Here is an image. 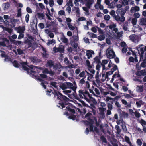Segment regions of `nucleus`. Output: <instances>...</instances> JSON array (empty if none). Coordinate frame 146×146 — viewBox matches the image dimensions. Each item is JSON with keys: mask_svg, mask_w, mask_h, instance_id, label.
I'll return each mask as SVG.
<instances>
[{"mask_svg": "<svg viewBox=\"0 0 146 146\" xmlns=\"http://www.w3.org/2000/svg\"><path fill=\"white\" fill-rule=\"evenodd\" d=\"M54 95L57 96L58 100H59L62 102L59 103V104L62 107V109H63L65 108V105H68V106L66 107L65 110L68 111L70 114L75 113V111L74 109L75 108V107L71 103H69V101L70 100L66 96L63 95L59 92H57L54 91Z\"/></svg>", "mask_w": 146, "mask_h": 146, "instance_id": "f257e3e1", "label": "nucleus"}, {"mask_svg": "<svg viewBox=\"0 0 146 146\" xmlns=\"http://www.w3.org/2000/svg\"><path fill=\"white\" fill-rule=\"evenodd\" d=\"M12 64L15 67L19 68H22L24 70L27 71L28 74H34L36 72H38L36 70V69L35 71L33 70H35V68L40 69L41 68L40 67H38L37 66H34L33 65H31L30 67L32 70H30L27 66L29 67V65H28V63L27 61L19 63L16 60H14L12 62Z\"/></svg>", "mask_w": 146, "mask_h": 146, "instance_id": "f03ea898", "label": "nucleus"}, {"mask_svg": "<svg viewBox=\"0 0 146 146\" xmlns=\"http://www.w3.org/2000/svg\"><path fill=\"white\" fill-rule=\"evenodd\" d=\"M143 46V45L142 44L138 45L136 47L140 56V60L146 58V46L144 48Z\"/></svg>", "mask_w": 146, "mask_h": 146, "instance_id": "7ed1b4c3", "label": "nucleus"}, {"mask_svg": "<svg viewBox=\"0 0 146 146\" xmlns=\"http://www.w3.org/2000/svg\"><path fill=\"white\" fill-rule=\"evenodd\" d=\"M53 49L55 53L59 52L61 54L64 53L65 51L64 46L61 44L59 45L58 47H54ZM60 55L61 56L63 55V54H60Z\"/></svg>", "mask_w": 146, "mask_h": 146, "instance_id": "20e7f679", "label": "nucleus"}, {"mask_svg": "<svg viewBox=\"0 0 146 146\" xmlns=\"http://www.w3.org/2000/svg\"><path fill=\"white\" fill-rule=\"evenodd\" d=\"M124 9L125 10L122 9H118L117 10L116 13L118 15H121V16H123L125 11H128V6H126Z\"/></svg>", "mask_w": 146, "mask_h": 146, "instance_id": "39448f33", "label": "nucleus"}, {"mask_svg": "<svg viewBox=\"0 0 146 146\" xmlns=\"http://www.w3.org/2000/svg\"><path fill=\"white\" fill-rule=\"evenodd\" d=\"M107 57L109 59L113 58H115V55L113 50H110L108 51L106 54Z\"/></svg>", "mask_w": 146, "mask_h": 146, "instance_id": "423d86ee", "label": "nucleus"}, {"mask_svg": "<svg viewBox=\"0 0 146 146\" xmlns=\"http://www.w3.org/2000/svg\"><path fill=\"white\" fill-rule=\"evenodd\" d=\"M64 113L65 115H66L67 116H69L68 118L73 120H76L77 118V117H78L77 115H74V114H69L68 111L64 112Z\"/></svg>", "mask_w": 146, "mask_h": 146, "instance_id": "0eeeda50", "label": "nucleus"}, {"mask_svg": "<svg viewBox=\"0 0 146 146\" xmlns=\"http://www.w3.org/2000/svg\"><path fill=\"white\" fill-rule=\"evenodd\" d=\"M10 22L11 23V26L13 27H15L16 25V23L18 22L19 21V19H13L10 18Z\"/></svg>", "mask_w": 146, "mask_h": 146, "instance_id": "6e6552de", "label": "nucleus"}, {"mask_svg": "<svg viewBox=\"0 0 146 146\" xmlns=\"http://www.w3.org/2000/svg\"><path fill=\"white\" fill-rule=\"evenodd\" d=\"M54 62L52 60H50L48 61L46 64V67H49L50 68L53 67Z\"/></svg>", "mask_w": 146, "mask_h": 146, "instance_id": "1a4fd4ad", "label": "nucleus"}, {"mask_svg": "<svg viewBox=\"0 0 146 146\" xmlns=\"http://www.w3.org/2000/svg\"><path fill=\"white\" fill-rule=\"evenodd\" d=\"M9 40L10 41L12 42L13 44L17 45V46H19V45H20V44H21L22 42L20 41H16L15 40H13L10 38H9Z\"/></svg>", "mask_w": 146, "mask_h": 146, "instance_id": "9d476101", "label": "nucleus"}, {"mask_svg": "<svg viewBox=\"0 0 146 146\" xmlns=\"http://www.w3.org/2000/svg\"><path fill=\"white\" fill-rule=\"evenodd\" d=\"M29 59L33 63H36L38 62V59L37 57L34 56H30L29 57Z\"/></svg>", "mask_w": 146, "mask_h": 146, "instance_id": "9b49d317", "label": "nucleus"}, {"mask_svg": "<svg viewBox=\"0 0 146 146\" xmlns=\"http://www.w3.org/2000/svg\"><path fill=\"white\" fill-rule=\"evenodd\" d=\"M94 53V52L92 50H87L86 56H87V58L88 59L90 58L92 56V54Z\"/></svg>", "mask_w": 146, "mask_h": 146, "instance_id": "f8f14e48", "label": "nucleus"}, {"mask_svg": "<svg viewBox=\"0 0 146 146\" xmlns=\"http://www.w3.org/2000/svg\"><path fill=\"white\" fill-rule=\"evenodd\" d=\"M18 30L17 32L19 33H24V31L25 30V26H23L22 27H19L17 28Z\"/></svg>", "mask_w": 146, "mask_h": 146, "instance_id": "ddd939ff", "label": "nucleus"}, {"mask_svg": "<svg viewBox=\"0 0 146 146\" xmlns=\"http://www.w3.org/2000/svg\"><path fill=\"white\" fill-rule=\"evenodd\" d=\"M54 70H58L59 71V73L61 71V68L62 66L61 65H58L57 64H56L54 65L52 67Z\"/></svg>", "mask_w": 146, "mask_h": 146, "instance_id": "4468645a", "label": "nucleus"}, {"mask_svg": "<svg viewBox=\"0 0 146 146\" xmlns=\"http://www.w3.org/2000/svg\"><path fill=\"white\" fill-rule=\"evenodd\" d=\"M139 25H141L146 26V18H142L140 19Z\"/></svg>", "mask_w": 146, "mask_h": 146, "instance_id": "2eb2a0df", "label": "nucleus"}, {"mask_svg": "<svg viewBox=\"0 0 146 146\" xmlns=\"http://www.w3.org/2000/svg\"><path fill=\"white\" fill-rule=\"evenodd\" d=\"M10 3L9 2L3 3L2 5V7L3 9L4 10L8 9L10 7Z\"/></svg>", "mask_w": 146, "mask_h": 146, "instance_id": "dca6fc26", "label": "nucleus"}, {"mask_svg": "<svg viewBox=\"0 0 146 146\" xmlns=\"http://www.w3.org/2000/svg\"><path fill=\"white\" fill-rule=\"evenodd\" d=\"M93 2V0H88L86 3V5L88 8L90 9Z\"/></svg>", "mask_w": 146, "mask_h": 146, "instance_id": "f3484780", "label": "nucleus"}, {"mask_svg": "<svg viewBox=\"0 0 146 146\" xmlns=\"http://www.w3.org/2000/svg\"><path fill=\"white\" fill-rule=\"evenodd\" d=\"M25 43L27 44L28 45V48H29L31 47L32 45V44L31 41L27 38L26 40H25L24 42Z\"/></svg>", "mask_w": 146, "mask_h": 146, "instance_id": "a211bd4d", "label": "nucleus"}, {"mask_svg": "<svg viewBox=\"0 0 146 146\" xmlns=\"http://www.w3.org/2000/svg\"><path fill=\"white\" fill-rule=\"evenodd\" d=\"M105 3L108 6H110V8H113L114 7V6L113 5V3L115 4L114 2H112L111 3H110V2L109 0H105Z\"/></svg>", "mask_w": 146, "mask_h": 146, "instance_id": "6ab92c4d", "label": "nucleus"}, {"mask_svg": "<svg viewBox=\"0 0 146 146\" xmlns=\"http://www.w3.org/2000/svg\"><path fill=\"white\" fill-rule=\"evenodd\" d=\"M143 86H137L136 88V90L138 92H142L143 91Z\"/></svg>", "mask_w": 146, "mask_h": 146, "instance_id": "aec40b11", "label": "nucleus"}, {"mask_svg": "<svg viewBox=\"0 0 146 146\" xmlns=\"http://www.w3.org/2000/svg\"><path fill=\"white\" fill-rule=\"evenodd\" d=\"M140 10L139 7L137 6H135L134 7H132L130 10V11L131 13H133L135 11H138Z\"/></svg>", "mask_w": 146, "mask_h": 146, "instance_id": "412c9836", "label": "nucleus"}, {"mask_svg": "<svg viewBox=\"0 0 146 146\" xmlns=\"http://www.w3.org/2000/svg\"><path fill=\"white\" fill-rule=\"evenodd\" d=\"M98 109L100 111L99 113L100 115L102 116L104 115L105 114L104 111L106 110V109L103 108L99 107Z\"/></svg>", "mask_w": 146, "mask_h": 146, "instance_id": "4be33fe9", "label": "nucleus"}, {"mask_svg": "<svg viewBox=\"0 0 146 146\" xmlns=\"http://www.w3.org/2000/svg\"><path fill=\"white\" fill-rule=\"evenodd\" d=\"M94 61L93 62V64L94 63L96 62L97 64H100L101 63L100 59L98 56H96L94 58Z\"/></svg>", "mask_w": 146, "mask_h": 146, "instance_id": "5701e85b", "label": "nucleus"}, {"mask_svg": "<svg viewBox=\"0 0 146 146\" xmlns=\"http://www.w3.org/2000/svg\"><path fill=\"white\" fill-rule=\"evenodd\" d=\"M70 44L71 46L75 48H77L78 47V44L74 41L71 40Z\"/></svg>", "mask_w": 146, "mask_h": 146, "instance_id": "b1692460", "label": "nucleus"}, {"mask_svg": "<svg viewBox=\"0 0 146 146\" xmlns=\"http://www.w3.org/2000/svg\"><path fill=\"white\" fill-rule=\"evenodd\" d=\"M61 40L64 43H67L68 41V39L65 37L64 35H62L61 37Z\"/></svg>", "mask_w": 146, "mask_h": 146, "instance_id": "393cba45", "label": "nucleus"}, {"mask_svg": "<svg viewBox=\"0 0 146 146\" xmlns=\"http://www.w3.org/2000/svg\"><path fill=\"white\" fill-rule=\"evenodd\" d=\"M120 118L123 117L124 118L128 117V113L124 111H122V113L120 115Z\"/></svg>", "mask_w": 146, "mask_h": 146, "instance_id": "a878e982", "label": "nucleus"}, {"mask_svg": "<svg viewBox=\"0 0 146 146\" xmlns=\"http://www.w3.org/2000/svg\"><path fill=\"white\" fill-rule=\"evenodd\" d=\"M137 74L139 76H145L146 75V72L145 71L141 70L138 72Z\"/></svg>", "mask_w": 146, "mask_h": 146, "instance_id": "bb28decb", "label": "nucleus"}, {"mask_svg": "<svg viewBox=\"0 0 146 146\" xmlns=\"http://www.w3.org/2000/svg\"><path fill=\"white\" fill-rule=\"evenodd\" d=\"M87 94H89V93L88 92V91L85 90V91L84 90H83V95L84 96V98L86 100H88V99L86 97V95H87Z\"/></svg>", "mask_w": 146, "mask_h": 146, "instance_id": "cd10ccee", "label": "nucleus"}, {"mask_svg": "<svg viewBox=\"0 0 146 146\" xmlns=\"http://www.w3.org/2000/svg\"><path fill=\"white\" fill-rule=\"evenodd\" d=\"M88 69L89 71L92 74H94L95 72V71L93 69L92 66H91V67H88Z\"/></svg>", "mask_w": 146, "mask_h": 146, "instance_id": "c85d7f7f", "label": "nucleus"}, {"mask_svg": "<svg viewBox=\"0 0 146 146\" xmlns=\"http://www.w3.org/2000/svg\"><path fill=\"white\" fill-rule=\"evenodd\" d=\"M72 95L75 99L77 100H80V98L79 97V96L76 93V91H74V92L72 94Z\"/></svg>", "mask_w": 146, "mask_h": 146, "instance_id": "c756f323", "label": "nucleus"}, {"mask_svg": "<svg viewBox=\"0 0 146 146\" xmlns=\"http://www.w3.org/2000/svg\"><path fill=\"white\" fill-rule=\"evenodd\" d=\"M137 106L138 107H139L141 106V104H143V102L141 100H139L136 102Z\"/></svg>", "mask_w": 146, "mask_h": 146, "instance_id": "7c9ffc66", "label": "nucleus"}, {"mask_svg": "<svg viewBox=\"0 0 146 146\" xmlns=\"http://www.w3.org/2000/svg\"><path fill=\"white\" fill-rule=\"evenodd\" d=\"M141 66L143 68L146 67V58L143 60V62L141 64Z\"/></svg>", "mask_w": 146, "mask_h": 146, "instance_id": "2f4dec72", "label": "nucleus"}, {"mask_svg": "<svg viewBox=\"0 0 146 146\" xmlns=\"http://www.w3.org/2000/svg\"><path fill=\"white\" fill-rule=\"evenodd\" d=\"M60 87L61 89L63 90H64L66 89L67 88V87L66 86V83L64 84L63 83L60 86Z\"/></svg>", "mask_w": 146, "mask_h": 146, "instance_id": "473e14b6", "label": "nucleus"}, {"mask_svg": "<svg viewBox=\"0 0 146 146\" xmlns=\"http://www.w3.org/2000/svg\"><path fill=\"white\" fill-rule=\"evenodd\" d=\"M78 96L80 98H83L82 95L83 94V90H80L79 91Z\"/></svg>", "mask_w": 146, "mask_h": 146, "instance_id": "72a5a7b5", "label": "nucleus"}, {"mask_svg": "<svg viewBox=\"0 0 146 146\" xmlns=\"http://www.w3.org/2000/svg\"><path fill=\"white\" fill-rule=\"evenodd\" d=\"M47 44L48 45H49L53 43H55V40H48Z\"/></svg>", "mask_w": 146, "mask_h": 146, "instance_id": "f704fd0d", "label": "nucleus"}, {"mask_svg": "<svg viewBox=\"0 0 146 146\" xmlns=\"http://www.w3.org/2000/svg\"><path fill=\"white\" fill-rule=\"evenodd\" d=\"M100 139L103 142L107 143L106 139L104 136H102L100 137Z\"/></svg>", "mask_w": 146, "mask_h": 146, "instance_id": "c9c22d12", "label": "nucleus"}, {"mask_svg": "<svg viewBox=\"0 0 146 146\" xmlns=\"http://www.w3.org/2000/svg\"><path fill=\"white\" fill-rule=\"evenodd\" d=\"M125 20V17H124V16H121V17H120L119 18V19L117 21L118 22H123Z\"/></svg>", "mask_w": 146, "mask_h": 146, "instance_id": "e433bc0d", "label": "nucleus"}, {"mask_svg": "<svg viewBox=\"0 0 146 146\" xmlns=\"http://www.w3.org/2000/svg\"><path fill=\"white\" fill-rule=\"evenodd\" d=\"M79 100L82 104V105L84 107H89L88 104H86L85 102L83 100H82L80 99L79 100Z\"/></svg>", "mask_w": 146, "mask_h": 146, "instance_id": "4c0bfd02", "label": "nucleus"}, {"mask_svg": "<svg viewBox=\"0 0 146 146\" xmlns=\"http://www.w3.org/2000/svg\"><path fill=\"white\" fill-rule=\"evenodd\" d=\"M89 107L91 110V111H90V112H92L94 115H96V110L95 109L93 108L92 107H90V106Z\"/></svg>", "mask_w": 146, "mask_h": 146, "instance_id": "58836bf2", "label": "nucleus"}, {"mask_svg": "<svg viewBox=\"0 0 146 146\" xmlns=\"http://www.w3.org/2000/svg\"><path fill=\"white\" fill-rule=\"evenodd\" d=\"M98 37V39L100 41L103 40L105 38V36L104 35H100Z\"/></svg>", "mask_w": 146, "mask_h": 146, "instance_id": "ea45409f", "label": "nucleus"}, {"mask_svg": "<svg viewBox=\"0 0 146 146\" xmlns=\"http://www.w3.org/2000/svg\"><path fill=\"white\" fill-rule=\"evenodd\" d=\"M17 50L18 52V54L19 55H20L23 54V51L20 48L17 49Z\"/></svg>", "mask_w": 146, "mask_h": 146, "instance_id": "a19ab883", "label": "nucleus"}, {"mask_svg": "<svg viewBox=\"0 0 146 146\" xmlns=\"http://www.w3.org/2000/svg\"><path fill=\"white\" fill-rule=\"evenodd\" d=\"M67 25L69 29L72 30H74L75 29L74 27L69 23H68Z\"/></svg>", "mask_w": 146, "mask_h": 146, "instance_id": "79ce46f5", "label": "nucleus"}, {"mask_svg": "<svg viewBox=\"0 0 146 146\" xmlns=\"http://www.w3.org/2000/svg\"><path fill=\"white\" fill-rule=\"evenodd\" d=\"M110 18V16L108 15H106L104 17V19L106 21L109 20Z\"/></svg>", "mask_w": 146, "mask_h": 146, "instance_id": "37998d69", "label": "nucleus"}, {"mask_svg": "<svg viewBox=\"0 0 146 146\" xmlns=\"http://www.w3.org/2000/svg\"><path fill=\"white\" fill-rule=\"evenodd\" d=\"M122 5H128V1L127 0H121Z\"/></svg>", "mask_w": 146, "mask_h": 146, "instance_id": "c03bdc74", "label": "nucleus"}, {"mask_svg": "<svg viewBox=\"0 0 146 146\" xmlns=\"http://www.w3.org/2000/svg\"><path fill=\"white\" fill-rule=\"evenodd\" d=\"M2 40L3 41L6 42L7 44H9V41L8 39L6 38L3 37L1 38Z\"/></svg>", "mask_w": 146, "mask_h": 146, "instance_id": "a18cd8bd", "label": "nucleus"}, {"mask_svg": "<svg viewBox=\"0 0 146 146\" xmlns=\"http://www.w3.org/2000/svg\"><path fill=\"white\" fill-rule=\"evenodd\" d=\"M37 15L38 16V17L42 19H43L44 15L43 13H38Z\"/></svg>", "mask_w": 146, "mask_h": 146, "instance_id": "49530a36", "label": "nucleus"}, {"mask_svg": "<svg viewBox=\"0 0 146 146\" xmlns=\"http://www.w3.org/2000/svg\"><path fill=\"white\" fill-rule=\"evenodd\" d=\"M21 8L18 9L17 11V17H19L21 16Z\"/></svg>", "mask_w": 146, "mask_h": 146, "instance_id": "de8ad7c7", "label": "nucleus"}, {"mask_svg": "<svg viewBox=\"0 0 146 146\" xmlns=\"http://www.w3.org/2000/svg\"><path fill=\"white\" fill-rule=\"evenodd\" d=\"M74 8L75 9L76 12L77 14L79 15L80 14V10L79 8L78 7H74L73 8V9Z\"/></svg>", "mask_w": 146, "mask_h": 146, "instance_id": "09e8293b", "label": "nucleus"}, {"mask_svg": "<svg viewBox=\"0 0 146 146\" xmlns=\"http://www.w3.org/2000/svg\"><path fill=\"white\" fill-rule=\"evenodd\" d=\"M136 36L135 35H132L130 36V39L133 41H134L135 40V37Z\"/></svg>", "mask_w": 146, "mask_h": 146, "instance_id": "8fccbe9b", "label": "nucleus"}, {"mask_svg": "<svg viewBox=\"0 0 146 146\" xmlns=\"http://www.w3.org/2000/svg\"><path fill=\"white\" fill-rule=\"evenodd\" d=\"M92 115V114L90 113H88L85 116V118L87 119H89V118H90V116Z\"/></svg>", "mask_w": 146, "mask_h": 146, "instance_id": "3c124183", "label": "nucleus"}, {"mask_svg": "<svg viewBox=\"0 0 146 146\" xmlns=\"http://www.w3.org/2000/svg\"><path fill=\"white\" fill-rule=\"evenodd\" d=\"M66 83L67 88H70L72 86H73V84L70 82H66Z\"/></svg>", "mask_w": 146, "mask_h": 146, "instance_id": "603ef678", "label": "nucleus"}, {"mask_svg": "<svg viewBox=\"0 0 146 146\" xmlns=\"http://www.w3.org/2000/svg\"><path fill=\"white\" fill-rule=\"evenodd\" d=\"M5 30L7 31L9 33H11L13 31V30L9 28H5Z\"/></svg>", "mask_w": 146, "mask_h": 146, "instance_id": "864d4df0", "label": "nucleus"}, {"mask_svg": "<svg viewBox=\"0 0 146 146\" xmlns=\"http://www.w3.org/2000/svg\"><path fill=\"white\" fill-rule=\"evenodd\" d=\"M56 82H52L50 83V85L55 88H56L57 87V86L56 85Z\"/></svg>", "mask_w": 146, "mask_h": 146, "instance_id": "5fc2aeb1", "label": "nucleus"}, {"mask_svg": "<svg viewBox=\"0 0 146 146\" xmlns=\"http://www.w3.org/2000/svg\"><path fill=\"white\" fill-rule=\"evenodd\" d=\"M26 11L27 12L29 13H32V11L31 9L29 7H27L26 8Z\"/></svg>", "mask_w": 146, "mask_h": 146, "instance_id": "6e6d98bb", "label": "nucleus"}, {"mask_svg": "<svg viewBox=\"0 0 146 146\" xmlns=\"http://www.w3.org/2000/svg\"><path fill=\"white\" fill-rule=\"evenodd\" d=\"M29 15L28 14H27L25 17V20L27 23H28L29 19Z\"/></svg>", "mask_w": 146, "mask_h": 146, "instance_id": "4d7b16f0", "label": "nucleus"}, {"mask_svg": "<svg viewBox=\"0 0 146 146\" xmlns=\"http://www.w3.org/2000/svg\"><path fill=\"white\" fill-rule=\"evenodd\" d=\"M58 14L59 15L62 16L65 14V12L63 10H61L58 12Z\"/></svg>", "mask_w": 146, "mask_h": 146, "instance_id": "13d9d810", "label": "nucleus"}, {"mask_svg": "<svg viewBox=\"0 0 146 146\" xmlns=\"http://www.w3.org/2000/svg\"><path fill=\"white\" fill-rule=\"evenodd\" d=\"M24 33H19V35L18 37V39L19 40L21 39H22L24 37Z\"/></svg>", "mask_w": 146, "mask_h": 146, "instance_id": "bf43d9fd", "label": "nucleus"}, {"mask_svg": "<svg viewBox=\"0 0 146 146\" xmlns=\"http://www.w3.org/2000/svg\"><path fill=\"white\" fill-rule=\"evenodd\" d=\"M137 143L138 145L141 146L142 144V142L140 139H138L137 141Z\"/></svg>", "mask_w": 146, "mask_h": 146, "instance_id": "052dcab7", "label": "nucleus"}, {"mask_svg": "<svg viewBox=\"0 0 146 146\" xmlns=\"http://www.w3.org/2000/svg\"><path fill=\"white\" fill-rule=\"evenodd\" d=\"M140 123L143 126L146 125V122L143 119L141 120Z\"/></svg>", "mask_w": 146, "mask_h": 146, "instance_id": "680f3d73", "label": "nucleus"}, {"mask_svg": "<svg viewBox=\"0 0 146 146\" xmlns=\"http://www.w3.org/2000/svg\"><path fill=\"white\" fill-rule=\"evenodd\" d=\"M108 61L106 60H102V63H100L101 65H105L107 64Z\"/></svg>", "mask_w": 146, "mask_h": 146, "instance_id": "e2e57ef3", "label": "nucleus"}, {"mask_svg": "<svg viewBox=\"0 0 146 146\" xmlns=\"http://www.w3.org/2000/svg\"><path fill=\"white\" fill-rule=\"evenodd\" d=\"M49 4L50 7H52L54 5L53 0H49Z\"/></svg>", "mask_w": 146, "mask_h": 146, "instance_id": "0e129e2a", "label": "nucleus"}, {"mask_svg": "<svg viewBox=\"0 0 146 146\" xmlns=\"http://www.w3.org/2000/svg\"><path fill=\"white\" fill-rule=\"evenodd\" d=\"M134 16L136 18H139L140 17V15L138 13H135L134 14Z\"/></svg>", "mask_w": 146, "mask_h": 146, "instance_id": "69168bd1", "label": "nucleus"}, {"mask_svg": "<svg viewBox=\"0 0 146 146\" xmlns=\"http://www.w3.org/2000/svg\"><path fill=\"white\" fill-rule=\"evenodd\" d=\"M108 107L109 110H111L112 109V105L111 104L109 103L108 104Z\"/></svg>", "mask_w": 146, "mask_h": 146, "instance_id": "338daca9", "label": "nucleus"}, {"mask_svg": "<svg viewBox=\"0 0 146 146\" xmlns=\"http://www.w3.org/2000/svg\"><path fill=\"white\" fill-rule=\"evenodd\" d=\"M26 36V37L28 38V39L29 38L32 40H33V37L29 34H27Z\"/></svg>", "mask_w": 146, "mask_h": 146, "instance_id": "774afa93", "label": "nucleus"}]
</instances>
